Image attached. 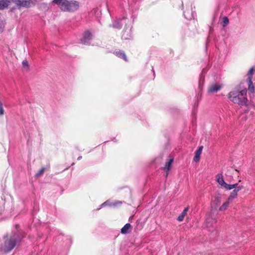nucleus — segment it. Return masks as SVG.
Instances as JSON below:
<instances>
[{"label":"nucleus","mask_w":255,"mask_h":255,"mask_svg":"<svg viewBox=\"0 0 255 255\" xmlns=\"http://www.w3.org/2000/svg\"><path fill=\"white\" fill-rule=\"evenodd\" d=\"M216 178L218 183L225 189L228 190H231L233 188L234 186V185H231V184H227L225 182L222 174H217L216 176Z\"/></svg>","instance_id":"39448f33"},{"label":"nucleus","mask_w":255,"mask_h":255,"mask_svg":"<svg viewBox=\"0 0 255 255\" xmlns=\"http://www.w3.org/2000/svg\"><path fill=\"white\" fill-rule=\"evenodd\" d=\"M121 204H122V202L119 201H115V202H111L109 200H107L106 201H105V202H104L100 205V207L99 208H98V210H99L101 208H102L104 207L107 206L115 207L119 205H121Z\"/></svg>","instance_id":"9d476101"},{"label":"nucleus","mask_w":255,"mask_h":255,"mask_svg":"<svg viewBox=\"0 0 255 255\" xmlns=\"http://www.w3.org/2000/svg\"><path fill=\"white\" fill-rule=\"evenodd\" d=\"M23 237L22 233L19 231L12 233L9 238L4 237V243L2 250L5 253L11 251L16 246L17 243L21 241Z\"/></svg>","instance_id":"f257e3e1"},{"label":"nucleus","mask_w":255,"mask_h":255,"mask_svg":"<svg viewBox=\"0 0 255 255\" xmlns=\"http://www.w3.org/2000/svg\"><path fill=\"white\" fill-rule=\"evenodd\" d=\"M126 17H123L122 19L121 18H117L113 23L112 24H111L110 26H112L113 27L117 29H120L122 26L123 23H122L121 21L123 19H126Z\"/></svg>","instance_id":"ddd939ff"},{"label":"nucleus","mask_w":255,"mask_h":255,"mask_svg":"<svg viewBox=\"0 0 255 255\" xmlns=\"http://www.w3.org/2000/svg\"><path fill=\"white\" fill-rule=\"evenodd\" d=\"M52 2L57 4L61 10L72 12L78 9L79 2L75 0H53Z\"/></svg>","instance_id":"7ed1b4c3"},{"label":"nucleus","mask_w":255,"mask_h":255,"mask_svg":"<svg viewBox=\"0 0 255 255\" xmlns=\"http://www.w3.org/2000/svg\"><path fill=\"white\" fill-rule=\"evenodd\" d=\"M22 65L23 67H28V64L27 60H23L22 62Z\"/></svg>","instance_id":"a878e982"},{"label":"nucleus","mask_w":255,"mask_h":255,"mask_svg":"<svg viewBox=\"0 0 255 255\" xmlns=\"http://www.w3.org/2000/svg\"><path fill=\"white\" fill-rule=\"evenodd\" d=\"M254 92H251L252 93H255V86H254Z\"/></svg>","instance_id":"c756f323"},{"label":"nucleus","mask_w":255,"mask_h":255,"mask_svg":"<svg viewBox=\"0 0 255 255\" xmlns=\"http://www.w3.org/2000/svg\"><path fill=\"white\" fill-rule=\"evenodd\" d=\"M222 86L220 84H212L208 88V92L209 93H215L221 90Z\"/></svg>","instance_id":"6e6552de"},{"label":"nucleus","mask_w":255,"mask_h":255,"mask_svg":"<svg viewBox=\"0 0 255 255\" xmlns=\"http://www.w3.org/2000/svg\"><path fill=\"white\" fill-rule=\"evenodd\" d=\"M35 4V2L31 0H21L18 6L29 7Z\"/></svg>","instance_id":"f8f14e48"},{"label":"nucleus","mask_w":255,"mask_h":255,"mask_svg":"<svg viewBox=\"0 0 255 255\" xmlns=\"http://www.w3.org/2000/svg\"><path fill=\"white\" fill-rule=\"evenodd\" d=\"M255 71V67H252L249 71L247 76V82L248 83V89L250 92H254V87L252 81V76Z\"/></svg>","instance_id":"20e7f679"},{"label":"nucleus","mask_w":255,"mask_h":255,"mask_svg":"<svg viewBox=\"0 0 255 255\" xmlns=\"http://www.w3.org/2000/svg\"><path fill=\"white\" fill-rule=\"evenodd\" d=\"M202 76H201V78H200V79L199 81V88L201 90L202 89V84L203 83V81H202Z\"/></svg>","instance_id":"bb28decb"},{"label":"nucleus","mask_w":255,"mask_h":255,"mask_svg":"<svg viewBox=\"0 0 255 255\" xmlns=\"http://www.w3.org/2000/svg\"><path fill=\"white\" fill-rule=\"evenodd\" d=\"M131 229V225L129 223H127L122 228L121 232L123 234H126L129 233Z\"/></svg>","instance_id":"dca6fc26"},{"label":"nucleus","mask_w":255,"mask_h":255,"mask_svg":"<svg viewBox=\"0 0 255 255\" xmlns=\"http://www.w3.org/2000/svg\"><path fill=\"white\" fill-rule=\"evenodd\" d=\"M10 1L8 0H0V9H3L7 7Z\"/></svg>","instance_id":"a211bd4d"},{"label":"nucleus","mask_w":255,"mask_h":255,"mask_svg":"<svg viewBox=\"0 0 255 255\" xmlns=\"http://www.w3.org/2000/svg\"><path fill=\"white\" fill-rule=\"evenodd\" d=\"M173 162V158L169 159L168 160V161L166 162V164L164 167V169L166 170L167 171H169Z\"/></svg>","instance_id":"aec40b11"},{"label":"nucleus","mask_w":255,"mask_h":255,"mask_svg":"<svg viewBox=\"0 0 255 255\" xmlns=\"http://www.w3.org/2000/svg\"><path fill=\"white\" fill-rule=\"evenodd\" d=\"M230 201H228H228L224 203L220 207L219 210L220 211H224V210H225L227 208V207H228Z\"/></svg>","instance_id":"412c9836"},{"label":"nucleus","mask_w":255,"mask_h":255,"mask_svg":"<svg viewBox=\"0 0 255 255\" xmlns=\"http://www.w3.org/2000/svg\"><path fill=\"white\" fill-rule=\"evenodd\" d=\"M188 209H189V207H187L186 208H185L184 209V210H183V211L182 212V213L178 216V220L179 221H182L183 220L185 216L187 214V212L188 211Z\"/></svg>","instance_id":"6ab92c4d"},{"label":"nucleus","mask_w":255,"mask_h":255,"mask_svg":"<svg viewBox=\"0 0 255 255\" xmlns=\"http://www.w3.org/2000/svg\"><path fill=\"white\" fill-rule=\"evenodd\" d=\"M203 148V146L199 147L198 149L195 152V155L194 157L193 160L195 162H197L200 160V155L201 154Z\"/></svg>","instance_id":"2eb2a0df"},{"label":"nucleus","mask_w":255,"mask_h":255,"mask_svg":"<svg viewBox=\"0 0 255 255\" xmlns=\"http://www.w3.org/2000/svg\"><path fill=\"white\" fill-rule=\"evenodd\" d=\"M195 15V12L193 10L192 8L187 9L186 11L184 12V16L185 18L188 20L194 18Z\"/></svg>","instance_id":"9b49d317"},{"label":"nucleus","mask_w":255,"mask_h":255,"mask_svg":"<svg viewBox=\"0 0 255 255\" xmlns=\"http://www.w3.org/2000/svg\"><path fill=\"white\" fill-rule=\"evenodd\" d=\"M93 35L92 33L89 31H86L83 34L82 38L81 39L82 43L89 45L90 44L91 40L92 39Z\"/></svg>","instance_id":"423d86ee"},{"label":"nucleus","mask_w":255,"mask_h":255,"mask_svg":"<svg viewBox=\"0 0 255 255\" xmlns=\"http://www.w3.org/2000/svg\"><path fill=\"white\" fill-rule=\"evenodd\" d=\"M229 23V19L227 17L225 16L223 18L222 25L223 27L226 26Z\"/></svg>","instance_id":"4be33fe9"},{"label":"nucleus","mask_w":255,"mask_h":255,"mask_svg":"<svg viewBox=\"0 0 255 255\" xmlns=\"http://www.w3.org/2000/svg\"><path fill=\"white\" fill-rule=\"evenodd\" d=\"M114 53L119 58H122L125 61H127L126 55L124 51L121 50H116L114 52Z\"/></svg>","instance_id":"f3484780"},{"label":"nucleus","mask_w":255,"mask_h":255,"mask_svg":"<svg viewBox=\"0 0 255 255\" xmlns=\"http://www.w3.org/2000/svg\"><path fill=\"white\" fill-rule=\"evenodd\" d=\"M4 114V110L3 107V104L0 100V116H2Z\"/></svg>","instance_id":"5701e85b"},{"label":"nucleus","mask_w":255,"mask_h":255,"mask_svg":"<svg viewBox=\"0 0 255 255\" xmlns=\"http://www.w3.org/2000/svg\"><path fill=\"white\" fill-rule=\"evenodd\" d=\"M231 185H234V187L233 189H234V190L231 192L230 195L228 197V201H232L233 199L235 198L237 196V193L242 189V187L238 186L237 183L231 184Z\"/></svg>","instance_id":"0eeeda50"},{"label":"nucleus","mask_w":255,"mask_h":255,"mask_svg":"<svg viewBox=\"0 0 255 255\" xmlns=\"http://www.w3.org/2000/svg\"><path fill=\"white\" fill-rule=\"evenodd\" d=\"M82 157L81 156H79V157H78V158H77V160H79L81 159H82Z\"/></svg>","instance_id":"c85d7f7f"},{"label":"nucleus","mask_w":255,"mask_h":255,"mask_svg":"<svg viewBox=\"0 0 255 255\" xmlns=\"http://www.w3.org/2000/svg\"><path fill=\"white\" fill-rule=\"evenodd\" d=\"M14 3L18 6L21 0H11Z\"/></svg>","instance_id":"cd10ccee"},{"label":"nucleus","mask_w":255,"mask_h":255,"mask_svg":"<svg viewBox=\"0 0 255 255\" xmlns=\"http://www.w3.org/2000/svg\"><path fill=\"white\" fill-rule=\"evenodd\" d=\"M45 168L44 167L42 168L36 174V176L38 177L43 174L45 171Z\"/></svg>","instance_id":"b1692460"},{"label":"nucleus","mask_w":255,"mask_h":255,"mask_svg":"<svg viewBox=\"0 0 255 255\" xmlns=\"http://www.w3.org/2000/svg\"><path fill=\"white\" fill-rule=\"evenodd\" d=\"M132 36L131 28H125L122 36V38L125 40L130 39Z\"/></svg>","instance_id":"1a4fd4ad"},{"label":"nucleus","mask_w":255,"mask_h":255,"mask_svg":"<svg viewBox=\"0 0 255 255\" xmlns=\"http://www.w3.org/2000/svg\"><path fill=\"white\" fill-rule=\"evenodd\" d=\"M206 223L207 228H210V227H214L216 223V220L211 216H209L207 218Z\"/></svg>","instance_id":"4468645a"},{"label":"nucleus","mask_w":255,"mask_h":255,"mask_svg":"<svg viewBox=\"0 0 255 255\" xmlns=\"http://www.w3.org/2000/svg\"><path fill=\"white\" fill-rule=\"evenodd\" d=\"M248 113V112H247V111H245V113L244 114H242L241 115V118L242 119H244L245 120H247V114Z\"/></svg>","instance_id":"393cba45"},{"label":"nucleus","mask_w":255,"mask_h":255,"mask_svg":"<svg viewBox=\"0 0 255 255\" xmlns=\"http://www.w3.org/2000/svg\"><path fill=\"white\" fill-rule=\"evenodd\" d=\"M247 90L245 89L240 91L235 90L231 91L228 95V98L233 103L241 106H247L248 100L247 98Z\"/></svg>","instance_id":"f03ea898"},{"label":"nucleus","mask_w":255,"mask_h":255,"mask_svg":"<svg viewBox=\"0 0 255 255\" xmlns=\"http://www.w3.org/2000/svg\"><path fill=\"white\" fill-rule=\"evenodd\" d=\"M216 200H217V202H219V198H217Z\"/></svg>","instance_id":"7c9ffc66"}]
</instances>
